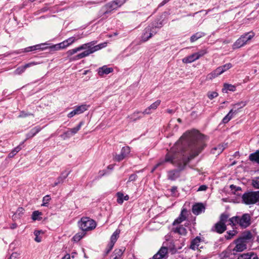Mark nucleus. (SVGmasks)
Returning <instances> with one entry per match:
<instances>
[{
	"instance_id": "nucleus-13",
	"label": "nucleus",
	"mask_w": 259,
	"mask_h": 259,
	"mask_svg": "<svg viewBox=\"0 0 259 259\" xmlns=\"http://www.w3.org/2000/svg\"><path fill=\"white\" fill-rule=\"evenodd\" d=\"M167 247L162 246L158 252L153 256L152 259H162L165 257H167Z\"/></svg>"
},
{
	"instance_id": "nucleus-44",
	"label": "nucleus",
	"mask_w": 259,
	"mask_h": 259,
	"mask_svg": "<svg viewBox=\"0 0 259 259\" xmlns=\"http://www.w3.org/2000/svg\"><path fill=\"white\" fill-rule=\"evenodd\" d=\"M49 49L50 51H58L62 49V47H61V45L60 43L56 44V45H49Z\"/></svg>"
},
{
	"instance_id": "nucleus-52",
	"label": "nucleus",
	"mask_w": 259,
	"mask_h": 259,
	"mask_svg": "<svg viewBox=\"0 0 259 259\" xmlns=\"http://www.w3.org/2000/svg\"><path fill=\"white\" fill-rule=\"evenodd\" d=\"M41 232V231L40 230H35L34 231V235L35 236L34 240L37 242H40L41 241V238L39 237V235Z\"/></svg>"
},
{
	"instance_id": "nucleus-30",
	"label": "nucleus",
	"mask_w": 259,
	"mask_h": 259,
	"mask_svg": "<svg viewBox=\"0 0 259 259\" xmlns=\"http://www.w3.org/2000/svg\"><path fill=\"white\" fill-rule=\"evenodd\" d=\"M205 33L203 32H197L194 34H193L191 37H190V41L191 42H193L197 40H198L199 38L204 36L205 35Z\"/></svg>"
},
{
	"instance_id": "nucleus-59",
	"label": "nucleus",
	"mask_w": 259,
	"mask_h": 259,
	"mask_svg": "<svg viewBox=\"0 0 259 259\" xmlns=\"http://www.w3.org/2000/svg\"><path fill=\"white\" fill-rule=\"evenodd\" d=\"M30 115H33V114L31 113H26L24 111H21L20 113V115H19V117L25 118Z\"/></svg>"
},
{
	"instance_id": "nucleus-48",
	"label": "nucleus",
	"mask_w": 259,
	"mask_h": 259,
	"mask_svg": "<svg viewBox=\"0 0 259 259\" xmlns=\"http://www.w3.org/2000/svg\"><path fill=\"white\" fill-rule=\"evenodd\" d=\"M207 53V51L206 49H203V50H201L196 53H195V54L197 59H198L200 57H202L203 56H204L205 54H206Z\"/></svg>"
},
{
	"instance_id": "nucleus-38",
	"label": "nucleus",
	"mask_w": 259,
	"mask_h": 259,
	"mask_svg": "<svg viewBox=\"0 0 259 259\" xmlns=\"http://www.w3.org/2000/svg\"><path fill=\"white\" fill-rule=\"evenodd\" d=\"M23 144H22V143L15 147L8 155V157L9 158H12L21 149V146Z\"/></svg>"
},
{
	"instance_id": "nucleus-5",
	"label": "nucleus",
	"mask_w": 259,
	"mask_h": 259,
	"mask_svg": "<svg viewBox=\"0 0 259 259\" xmlns=\"http://www.w3.org/2000/svg\"><path fill=\"white\" fill-rule=\"evenodd\" d=\"M116 10L111 2L106 4L103 6L98 13V18L102 17L98 23L102 20L105 19L107 18L108 15H110L113 11Z\"/></svg>"
},
{
	"instance_id": "nucleus-55",
	"label": "nucleus",
	"mask_w": 259,
	"mask_h": 259,
	"mask_svg": "<svg viewBox=\"0 0 259 259\" xmlns=\"http://www.w3.org/2000/svg\"><path fill=\"white\" fill-rule=\"evenodd\" d=\"M46 45H48L47 43H42L38 45H34L35 51H39V50H45V48H41L42 46H45Z\"/></svg>"
},
{
	"instance_id": "nucleus-12",
	"label": "nucleus",
	"mask_w": 259,
	"mask_h": 259,
	"mask_svg": "<svg viewBox=\"0 0 259 259\" xmlns=\"http://www.w3.org/2000/svg\"><path fill=\"white\" fill-rule=\"evenodd\" d=\"M236 245L234 247H232V250L234 253H236L237 255V252L243 251V235L235 241Z\"/></svg>"
},
{
	"instance_id": "nucleus-4",
	"label": "nucleus",
	"mask_w": 259,
	"mask_h": 259,
	"mask_svg": "<svg viewBox=\"0 0 259 259\" xmlns=\"http://www.w3.org/2000/svg\"><path fill=\"white\" fill-rule=\"evenodd\" d=\"M79 228L84 232L94 229L97 226L96 222L89 217H82L78 222Z\"/></svg>"
},
{
	"instance_id": "nucleus-2",
	"label": "nucleus",
	"mask_w": 259,
	"mask_h": 259,
	"mask_svg": "<svg viewBox=\"0 0 259 259\" xmlns=\"http://www.w3.org/2000/svg\"><path fill=\"white\" fill-rule=\"evenodd\" d=\"M96 43L97 41H92L82 44L76 48L69 50L66 53L67 57H70V61H75L89 56L90 54L105 48L107 45L106 42H104L95 46Z\"/></svg>"
},
{
	"instance_id": "nucleus-6",
	"label": "nucleus",
	"mask_w": 259,
	"mask_h": 259,
	"mask_svg": "<svg viewBox=\"0 0 259 259\" xmlns=\"http://www.w3.org/2000/svg\"><path fill=\"white\" fill-rule=\"evenodd\" d=\"M257 235L256 229H252L251 230H246L244 231V250L246 249V245L245 243H252L254 241L255 236Z\"/></svg>"
},
{
	"instance_id": "nucleus-43",
	"label": "nucleus",
	"mask_w": 259,
	"mask_h": 259,
	"mask_svg": "<svg viewBox=\"0 0 259 259\" xmlns=\"http://www.w3.org/2000/svg\"><path fill=\"white\" fill-rule=\"evenodd\" d=\"M83 122L80 121L76 126L72 128L69 129L73 136L78 132V131L80 129L81 126L83 125Z\"/></svg>"
},
{
	"instance_id": "nucleus-20",
	"label": "nucleus",
	"mask_w": 259,
	"mask_h": 259,
	"mask_svg": "<svg viewBox=\"0 0 259 259\" xmlns=\"http://www.w3.org/2000/svg\"><path fill=\"white\" fill-rule=\"evenodd\" d=\"M227 144H219L211 149V152L213 154H220L227 147Z\"/></svg>"
},
{
	"instance_id": "nucleus-3",
	"label": "nucleus",
	"mask_w": 259,
	"mask_h": 259,
	"mask_svg": "<svg viewBox=\"0 0 259 259\" xmlns=\"http://www.w3.org/2000/svg\"><path fill=\"white\" fill-rule=\"evenodd\" d=\"M161 21H154L144 28L141 36V42H145L155 35L159 29L162 27Z\"/></svg>"
},
{
	"instance_id": "nucleus-1",
	"label": "nucleus",
	"mask_w": 259,
	"mask_h": 259,
	"mask_svg": "<svg viewBox=\"0 0 259 259\" xmlns=\"http://www.w3.org/2000/svg\"><path fill=\"white\" fill-rule=\"evenodd\" d=\"M204 135L184 134L169 150V155L172 162H170L177 167V169L167 172V178L175 181L180 177L187 163L198 156L206 147Z\"/></svg>"
},
{
	"instance_id": "nucleus-39",
	"label": "nucleus",
	"mask_w": 259,
	"mask_h": 259,
	"mask_svg": "<svg viewBox=\"0 0 259 259\" xmlns=\"http://www.w3.org/2000/svg\"><path fill=\"white\" fill-rule=\"evenodd\" d=\"M243 46V35H241L234 44L233 49H236Z\"/></svg>"
},
{
	"instance_id": "nucleus-23",
	"label": "nucleus",
	"mask_w": 259,
	"mask_h": 259,
	"mask_svg": "<svg viewBox=\"0 0 259 259\" xmlns=\"http://www.w3.org/2000/svg\"><path fill=\"white\" fill-rule=\"evenodd\" d=\"M236 90V87L234 85L225 83L222 89L223 93H228L229 91L234 92Z\"/></svg>"
},
{
	"instance_id": "nucleus-45",
	"label": "nucleus",
	"mask_w": 259,
	"mask_h": 259,
	"mask_svg": "<svg viewBox=\"0 0 259 259\" xmlns=\"http://www.w3.org/2000/svg\"><path fill=\"white\" fill-rule=\"evenodd\" d=\"M32 51L30 49V47H28L23 49L15 51L13 53H12V54H19L22 53H28Z\"/></svg>"
},
{
	"instance_id": "nucleus-53",
	"label": "nucleus",
	"mask_w": 259,
	"mask_h": 259,
	"mask_svg": "<svg viewBox=\"0 0 259 259\" xmlns=\"http://www.w3.org/2000/svg\"><path fill=\"white\" fill-rule=\"evenodd\" d=\"M114 245V244L111 242H109L108 244L107 247L105 250V255H107L110 252V251L112 249Z\"/></svg>"
},
{
	"instance_id": "nucleus-36",
	"label": "nucleus",
	"mask_w": 259,
	"mask_h": 259,
	"mask_svg": "<svg viewBox=\"0 0 259 259\" xmlns=\"http://www.w3.org/2000/svg\"><path fill=\"white\" fill-rule=\"evenodd\" d=\"M229 214L227 213H223L221 214L220 217V220L219 222L226 224L227 222H228V220H229Z\"/></svg>"
},
{
	"instance_id": "nucleus-61",
	"label": "nucleus",
	"mask_w": 259,
	"mask_h": 259,
	"mask_svg": "<svg viewBox=\"0 0 259 259\" xmlns=\"http://www.w3.org/2000/svg\"><path fill=\"white\" fill-rule=\"evenodd\" d=\"M138 178V176L136 174H132L130 176L127 182L135 181Z\"/></svg>"
},
{
	"instance_id": "nucleus-32",
	"label": "nucleus",
	"mask_w": 259,
	"mask_h": 259,
	"mask_svg": "<svg viewBox=\"0 0 259 259\" xmlns=\"http://www.w3.org/2000/svg\"><path fill=\"white\" fill-rule=\"evenodd\" d=\"M82 33L79 34H76L74 36L70 37L67 39V41L68 42V44L69 45H71L73 42H74L77 40L83 37Z\"/></svg>"
},
{
	"instance_id": "nucleus-63",
	"label": "nucleus",
	"mask_w": 259,
	"mask_h": 259,
	"mask_svg": "<svg viewBox=\"0 0 259 259\" xmlns=\"http://www.w3.org/2000/svg\"><path fill=\"white\" fill-rule=\"evenodd\" d=\"M19 255L20 254L16 252H13L8 259H17Z\"/></svg>"
},
{
	"instance_id": "nucleus-31",
	"label": "nucleus",
	"mask_w": 259,
	"mask_h": 259,
	"mask_svg": "<svg viewBox=\"0 0 259 259\" xmlns=\"http://www.w3.org/2000/svg\"><path fill=\"white\" fill-rule=\"evenodd\" d=\"M196 60H197V58H196L195 53H193V54L183 58L182 61L184 63H190Z\"/></svg>"
},
{
	"instance_id": "nucleus-62",
	"label": "nucleus",
	"mask_w": 259,
	"mask_h": 259,
	"mask_svg": "<svg viewBox=\"0 0 259 259\" xmlns=\"http://www.w3.org/2000/svg\"><path fill=\"white\" fill-rule=\"evenodd\" d=\"M183 221H184V219H181L179 217L177 218L173 222L172 225L175 226L181 223Z\"/></svg>"
},
{
	"instance_id": "nucleus-54",
	"label": "nucleus",
	"mask_w": 259,
	"mask_h": 259,
	"mask_svg": "<svg viewBox=\"0 0 259 259\" xmlns=\"http://www.w3.org/2000/svg\"><path fill=\"white\" fill-rule=\"evenodd\" d=\"M160 103H161V101L159 100H158L156 101L155 102H154L153 103H152L149 107H150V108L151 109V110H155L158 107V106L160 105Z\"/></svg>"
},
{
	"instance_id": "nucleus-25",
	"label": "nucleus",
	"mask_w": 259,
	"mask_h": 259,
	"mask_svg": "<svg viewBox=\"0 0 259 259\" xmlns=\"http://www.w3.org/2000/svg\"><path fill=\"white\" fill-rule=\"evenodd\" d=\"M172 231L174 233H178L181 235H186L187 233L186 228L183 227L182 225L175 228H173Z\"/></svg>"
},
{
	"instance_id": "nucleus-56",
	"label": "nucleus",
	"mask_w": 259,
	"mask_h": 259,
	"mask_svg": "<svg viewBox=\"0 0 259 259\" xmlns=\"http://www.w3.org/2000/svg\"><path fill=\"white\" fill-rule=\"evenodd\" d=\"M218 96V93L216 92H208L207 97L210 100H212Z\"/></svg>"
},
{
	"instance_id": "nucleus-21",
	"label": "nucleus",
	"mask_w": 259,
	"mask_h": 259,
	"mask_svg": "<svg viewBox=\"0 0 259 259\" xmlns=\"http://www.w3.org/2000/svg\"><path fill=\"white\" fill-rule=\"evenodd\" d=\"M201 240L202 239L200 237L197 236L195 237L192 240L190 246V248L195 250L198 248V247L199 245V243L201 241Z\"/></svg>"
},
{
	"instance_id": "nucleus-57",
	"label": "nucleus",
	"mask_w": 259,
	"mask_h": 259,
	"mask_svg": "<svg viewBox=\"0 0 259 259\" xmlns=\"http://www.w3.org/2000/svg\"><path fill=\"white\" fill-rule=\"evenodd\" d=\"M221 67V70H223V73L232 67V64L230 63H227L223 66H219Z\"/></svg>"
},
{
	"instance_id": "nucleus-64",
	"label": "nucleus",
	"mask_w": 259,
	"mask_h": 259,
	"mask_svg": "<svg viewBox=\"0 0 259 259\" xmlns=\"http://www.w3.org/2000/svg\"><path fill=\"white\" fill-rule=\"evenodd\" d=\"M61 45V47H62V49H65L68 46H70L68 44V42L67 41V39L63 41L62 42L60 43Z\"/></svg>"
},
{
	"instance_id": "nucleus-27",
	"label": "nucleus",
	"mask_w": 259,
	"mask_h": 259,
	"mask_svg": "<svg viewBox=\"0 0 259 259\" xmlns=\"http://www.w3.org/2000/svg\"><path fill=\"white\" fill-rule=\"evenodd\" d=\"M120 233V229H116L114 233L112 234L110 237V242L115 244L118 238L119 237V234Z\"/></svg>"
},
{
	"instance_id": "nucleus-47",
	"label": "nucleus",
	"mask_w": 259,
	"mask_h": 259,
	"mask_svg": "<svg viewBox=\"0 0 259 259\" xmlns=\"http://www.w3.org/2000/svg\"><path fill=\"white\" fill-rule=\"evenodd\" d=\"M252 187L255 189H259V177L253 178L251 181Z\"/></svg>"
},
{
	"instance_id": "nucleus-19",
	"label": "nucleus",
	"mask_w": 259,
	"mask_h": 259,
	"mask_svg": "<svg viewBox=\"0 0 259 259\" xmlns=\"http://www.w3.org/2000/svg\"><path fill=\"white\" fill-rule=\"evenodd\" d=\"M113 71V69L112 67H108L106 65H104L100 67L98 69V73L99 75L103 76L104 74H108Z\"/></svg>"
},
{
	"instance_id": "nucleus-26",
	"label": "nucleus",
	"mask_w": 259,
	"mask_h": 259,
	"mask_svg": "<svg viewBox=\"0 0 259 259\" xmlns=\"http://www.w3.org/2000/svg\"><path fill=\"white\" fill-rule=\"evenodd\" d=\"M221 69H221V67H218L217 69H215L212 72L208 74L209 78L210 79L214 78L219 75L222 74L223 73V70Z\"/></svg>"
},
{
	"instance_id": "nucleus-58",
	"label": "nucleus",
	"mask_w": 259,
	"mask_h": 259,
	"mask_svg": "<svg viewBox=\"0 0 259 259\" xmlns=\"http://www.w3.org/2000/svg\"><path fill=\"white\" fill-rule=\"evenodd\" d=\"M234 231H229L227 232V234L225 235V237L227 240H229L231 239L235 234V233H233V232Z\"/></svg>"
},
{
	"instance_id": "nucleus-7",
	"label": "nucleus",
	"mask_w": 259,
	"mask_h": 259,
	"mask_svg": "<svg viewBox=\"0 0 259 259\" xmlns=\"http://www.w3.org/2000/svg\"><path fill=\"white\" fill-rule=\"evenodd\" d=\"M232 193L234 194V196L232 197V201L234 203H243V195L238 194V191H241V188L240 187H236L234 185L230 186Z\"/></svg>"
},
{
	"instance_id": "nucleus-34",
	"label": "nucleus",
	"mask_w": 259,
	"mask_h": 259,
	"mask_svg": "<svg viewBox=\"0 0 259 259\" xmlns=\"http://www.w3.org/2000/svg\"><path fill=\"white\" fill-rule=\"evenodd\" d=\"M251 224V217L248 213H244V228H246Z\"/></svg>"
},
{
	"instance_id": "nucleus-42",
	"label": "nucleus",
	"mask_w": 259,
	"mask_h": 259,
	"mask_svg": "<svg viewBox=\"0 0 259 259\" xmlns=\"http://www.w3.org/2000/svg\"><path fill=\"white\" fill-rule=\"evenodd\" d=\"M244 259H258L256 254L253 252L244 253Z\"/></svg>"
},
{
	"instance_id": "nucleus-17",
	"label": "nucleus",
	"mask_w": 259,
	"mask_h": 259,
	"mask_svg": "<svg viewBox=\"0 0 259 259\" xmlns=\"http://www.w3.org/2000/svg\"><path fill=\"white\" fill-rule=\"evenodd\" d=\"M42 128L40 126H36L34 127L31 129V130L26 135V139L24 140L23 142H22V144H23L27 140L35 136L38 133H39Z\"/></svg>"
},
{
	"instance_id": "nucleus-11",
	"label": "nucleus",
	"mask_w": 259,
	"mask_h": 259,
	"mask_svg": "<svg viewBox=\"0 0 259 259\" xmlns=\"http://www.w3.org/2000/svg\"><path fill=\"white\" fill-rule=\"evenodd\" d=\"M227 230V225L220 222L215 223L211 228V232L222 234Z\"/></svg>"
},
{
	"instance_id": "nucleus-9",
	"label": "nucleus",
	"mask_w": 259,
	"mask_h": 259,
	"mask_svg": "<svg viewBox=\"0 0 259 259\" xmlns=\"http://www.w3.org/2000/svg\"><path fill=\"white\" fill-rule=\"evenodd\" d=\"M89 107L90 105H87L86 104H82L79 106H75V109L68 114L67 117L71 118L75 115L81 114L85 111L88 110Z\"/></svg>"
},
{
	"instance_id": "nucleus-51",
	"label": "nucleus",
	"mask_w": 259,
	"mask_h": 259,
	"mask_svg": "<svg viewBox=\"0 0 259 259\" xmlns=\"http://www.w3.org/2000/svg\"><path fill=\"white\" fill-rule=\"evenodd\" d=\"M51 200V197L49 195H47L43 197L42 205L44 206H47L49 202Z\"/></svg>"
},
{
	"instance_id": "nucleus-16",
	"label": "nucleus",
	"mask_w": 259,
	"mask_h": 259,
	"mask_svg": "<svg viewBox=\"0 0 259 259\" xmlns=\"http://www.w3.org/2000/svg\"><path fill=\"white\" fill-rule=\"evenodd\" d=\"M71 172V170L69 169H66L65 170L62 172L60 176L57 179L56 181L53 185V187H55L60 183H62L64 180L66 179L69 174Z\"/></svg>"
},
{
	"instance_id": "nucleus-60",
	"label": "nucleus",
	"mask_w": 259,
	"mask_h": 259,
	"mask_svg": "<svg viewBox=\"0 0 259 259\" xmlns=\"http://www.w3.org/2000/svg\"><path fill=\"white\" fill-rule=\"evenodd\" d=\"M187 212V210L185 208H183L181 212V213L179 215V217L181 219H184V221H185L186 219V214Z\"/></svg>"
},
{
	"instance_id": "nucleus-35",
	"label": "nucleus",
	"mask_w": 259,
	"mask_h": 259,
	"mask_svg": "<svg viewBox=\"0 0 259 259\" xmlns=\"http://www.w3.org/2000/svg\"><path fill=\"white\" fill-rule=\"evenodd\" d=\"M86 233L82 231L81 232L76 233L72 238V240L74 242H78L80 241L85 235Z\"/></svg>"
},
{
	"instance_id": "nucleus-15",
	"label": "nucleus",
	"mask_w": 259,
	"mask_h": 259,
	"mask_svg": "<svg viewBox=\"0 0 259 259\" xmlns=\"http://www.w3.org/2000/svg\"><path fill=\"white\" fill-rule=\"evenodd\" d=\"M237 224L243 227V215L241 217L235 216L230 218L227 225L234 226Z\"/></svg>"
},
{
	"instance_id": "nucleus-18",
	"label": "nucleus",
	"mask_w": 259,
	"mask_h": 259,
	"mask_svg": "<svg viewBox=\"0 0 259 259\" xmlns=\"http://www.w3.org/2000/svg\"><path fill=\"white\" fill-rule=\"evenodd\" d=\"M205 206L202 203H197L192 206V211L195 215L200 214L205 210Z\"/></svg>"
},
{
	"instance_id": "nucleus-33",
	"label": "nucleus",
	"mask_w": 259,
	"mask_h": 259,
	"mask_svg": "<svg viewBox=\"0 0 259 259\" xmlns=\"http://www.w3.org/2000/svg\"><path fill=\"white\" fill-rule=\"evenodd\" d=\"M254 36V33L252 31H250L244 33V46L247 44L248 41L251 40Z\"/></svg>"
},
{
	"instance_id": "nucleus-40",
	"label": "nucleus",
	"mask_w": 259,
	"mask_h": 259,
	"mask_svg": "<svg viewBox=\"0 0 259 259\" xmlns=\"http://www.w3.org/2000/svg\"><path fill=\"white\" fill-rule=\"evenodd\" d=\"M27 68H28V64H25L23 66H21L18 67L15 70V73L16 74L20 75V74H22V73H23Z\"/></svg>"
},
{
	"instance_id": "nucleus-14",
	"label": "nucleus",
	"mask_w": 259,
	"mask_h": 259,
	"mask_svg": "<svg viewBox=\"0 0 259 259\" xmlns=\"http://www.w3.org/2000/svg\"><path fill=\"white\" fill-rule=\"evenodd\" d=\"M169 150L167 152V153L166 154V155H165V157L164 159H161L160 160V161L157 163L153 167V168L151 170V172H154V171L155 170V169L159 166L160 165H162L163 164H164L165 163H166V162H172V157H171V156L169 155Z\"/></svg>"
},
{
	"instance_id": "nucleus-37",
	"label": "nucleus",
	"mask_w": 259,
	"mask_h": 259,
	"mask_svg": "<svg viewBox=\"0 0 259 259\" xmlns=\"http://www.w3.org/2000/svg\"><path fill=\"white\" fill-rule=\"evenodd\" d=\"M125 250V248L122 247L120 249H116L114 251V257H116L118 259H122L121 256L123 254V252Z\"/></svg>"
},
{
	"instance_id": "nucleus-50",
	"label": "nucleus",
	"mask_w": 259,
	"mask_h": 259,
	"mask_svg": "<svg viewBox=\"0 0 259 259\" xmlns=\"http://www.w3.org/2000/svg\"><path fill=\"white\" fill-rule=\"evenodd\" d=\"M182 247H177L176 246V243L172 245V247H169V251L171 253V254H174L177 252L178 249H181Z\"/></svg>"
},
{
	"instance_id": "nucleus-49",
	"label": "nucleus",
	"mask_w": 259,
	"mask_h": 259,
	"mask_svg": "<svg viewBox=\"0 0 259 259\" xmlns=\"http://www.w3.org/2000/svg\"><path fill=\"white\" fill-rule=\"evenodd\" d=\"M233 117V116L230 113V112L223 118L222 122L223 123H228Z\"/></svg>"
},
{
	"instance_id": "nucleus-41",
	"label": "nucleus",
	"mask_w": 259,
	"mask_h": 259,
	"mask_svg": "<svg viewBox=\"0 0 259 259\" xmlns=\"http://www.w3.org/2000/svg\"><path fill=\"white\" fill-rule=\"evenodd\" d=\"M41 214H42L41 212H40L38 210L34 211L32 214V217H31L33 221H36V220L40 221L42 220V218L39 217V216Z\"/></svg>"
},
{
	"instance_id": "nucleus-22",
	"label": "nucleus",
	"mask_w": 259,
	"mask_h": 259,
	"mask_svg": "<svg viewBox=\"0 0 259 259\" xmlns=\"http://www.w3.org/2000/svg\"><path fill=\"white\" fill-rule=\"evenodd\" d=\"M242 106H240V103H238L235 104L233 105V108L230 110V113H231L233 116L236 115L239 112L242 111Z\"/></svg>"
},
{
	"instance_id": "nucleus-29",
	"label": "nucleus",
	"mask_w": 259,
	"mask_h": 259,
	"mask_svg": "<svg viewBox=\"0 0 259 259\" xmlns=\"http://www.w3.org/2000/svg\"><path fill=\"white\" fill-rule=\"evenodd\" d=\"M249 159L251 161L255 162L259 164V150L250 154Z\"/></svg>"
},
{
	"instance_id": "nucleus-46",
	"label": "nucleus",
	"mask_w": 259,
	"mask_h": 259,
	"mask_svg": "<svg viewBox=\"0 0 259 259\" xmlns=\"http://www.w3.org/2000/svg\"><path fill=\"white\" fill-rule=\"evenodd\" d=\"M73 135L70 131V130H68V131L65 132L60 135V137L61 138H62L63 140H66L67 139L70 138L71 137H72Z\"/></svg>"
},
{
	"instance_id": "nucleus-28",
	"label": "nucleus",
	"mask_w": 259,
	"mask_h": 259,
	"mask_svg": "<svg viewBox=\"0 0 259 259\" xmlns=\"http://www.w3.org/2000/svg\"><path fill=\"white\" fill-rule=\"evenodd\" d=\"M222 254L224 257L232 258L231 255H236V253H234L232 250V245H230L227 249L222 252Z\"/></svg>"
},
{
	"instance_id": "nucleus-24",
	"label": "nucleus",
	"mask_w": 259,
	"mask_h": 259,
	"mask_svg": "<svg viewBox=\"0 0 259 259\" xmlns=\"http://www.w3.org/2000/svg\"><path fill=\"white\" fill-rule=\"evenodd\" d=\"M117 197V202L119 204H122L123 202V200H128L129 199V196L128 195L124 196L123 194L120 192H118L116 193Z\"/></svg>"
},
{
	"instance_id": "nucleus-10",
	"label": "nucleus",
	"mask_w": 259,
	"mask_h": 259,
	"mask_svg": "<svg viewBox=\"0 0 259 259\" xmlns=\"http://www.w3.org/2000/svg\"><path fill=\"white\" fill-rule=\"evenodd\" d=\"M257 202L255 192L244 193V203L254 204Z\"/></svg>"
},
{
	"instance_id": "nucleus-8",
	"label": "nucleus",
	"mask_w": 259,
	"mask_h": 259,
	"mask_svg": "<svg viewBox=\"0 0 259 259\" xmlns=\"http://www.w3.org/2000/svg\"><path fill=\"white\" fill-rule=\"evenodd\" d=\"M131 152V149L129 146L123 147L121 150L120 153L116 154L114 156V160L116 162H120L126 158Z\"/></svg>"
}]
</instances>
